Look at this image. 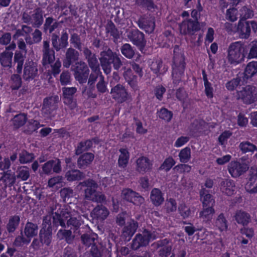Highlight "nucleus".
Instances as JSON below:
<instances>
[{"label":"nucleus","mask_w":257,"mask_h":257,"mask_svg":"<svg viewBox=\"0 0 257 257\" xmlns=\"http://www.w3.org/2000/svg\"><path fill=\"white\" fill-rule=\"evenodd\" d=\"M43 125L41 124L39 121L32 119L28 121L25 127L24 132L27 135H31L36 132Z\"/></svg>","instance_id":"39"},{"label":"nucleus","mask_w":257,"mask_h":257,"mask_svg":"<svg viewBox=\"0 0 257 257\" xmlns=\"http://www.w3.org/2000/svg\"><path fill=\"white\" fill-rule=\"evenodd\" d=\"M94 158V155L92 153H85L81 154L77 160V164L80 168L87 166L90 164Z\"/></svg>","instance_id":"34"},{"label":"nucleus","mask_w":257,"mask_h":257,"mask_svg":"<svg viewBox=\"0 0 257 257\" xmlns=\"http://www.w3.org/2000/svg\"><path fill=\"white\" fill-rule=\"evenodd\" d=\"M239 15L240 20L243 21H246V20L251 18L254 13L250 6H243L239 11Z\"/></svg>","instance_id":"48"},{"label":"nucleus","mask_w":257,"mask_h":257,"mask_svg":"<svg viewBox=\"0 0 257 257\" xmlns=\"http://www.w3.org/2000/svg\"><path fill=\"white\" fill-rule=\"evenodd\" d=\"M248 49L244 43L241 41L232 42L227 50V59L231 65H237L244 61L247 56Z\"/></svg>","instance_id":"3"},{"label":"nucleus","mask_w":257,"mask_h":257,"mask_svg":"<svg viewBox=\"0 0 257 257\" xmlns=\"http://www.w3.org/2000/svg\"><path fill=\"white\" fill-rule=\"evenodd\" d=\"M122 195L124 200L136 206H141L145 201L143 196L130 188L124 189L122 191Z\"/></svg>","instance_id":"13"},{"label":"nucleus","mask_w":257,"mask_h":257,"mask_svg":"<svg viewBox=\"0 0 257 257\" xmlns=\"http://www.w3.org/2000/svg\"><path fill=\"white\" fill-rule=\"evenodd\" d=\"M79 52L74 48L69 47L66 50L65 57L63 61V66L68 68L71 65L77 63L79 59Z\"/></svg>","instance_id":"20"},{"label":"nucleus","mask_w":257,"mask_h":257,"mask_svg":"<svg viewBox=\"0 0 257 257\" xmlns=\"http://www.w3.org/2000/svg\"><path fill=\"white\" fill-rule=\"evenodd\" d=\"M123 77L126 82L130 87L134 90L138 88V77L134 74L130 68L127 69L123 72Z\"/></svg>","instance_id":"29"},{"label":"nucleus","mask_w":257,"mask_h":257,"mask_svg":"<svg viewBox=\"0 0 257 257\" xmlns=\"http://www.w3.org/2000/svg\"><path fill=\"white\" fill-rule=\"evenodd\" d=\"M202 74L203 80L204 82V92L206 96L209 99H211L213 97V87L212 84L208 81L207 75L204 69L202 70Z\"/></svg>","instance_id":"33"},{"label":"nucleus","mask_w":257,"mask_h":257,"mask_svg":"<svg viewBox=\"0 0 257 257\" xmlns=\"http://www.w3.org/2000/svg\"><path fill=\"white\" fill-rule=\"evenodd\" d=\"M152 234L151 232L145 229L143 234H137L133 239L131 247L133 249L137 250L140 247L147 245L151 238Z\"/></svg>","instance_id":"11"},{"label":"nucleus","mask_w":257,"mask_h":257,"mask_svg":"<svg viewBox=\"0 0 257 257\" xmlns=\"http://www.w3.org/2000/svg\"><path fill=\"white\" fill-rule=\"evenodd\" d=\"M257 73V62L252 61L247 64L243 73L244 77L248 79Z\"/></svg>","instance_id":"45"},{"label":"nucleus","mask_w":257,"mask_h":257,"mask_svg":"<svg viewBox=\"0 0 257 257\" xmlns=\"http://www.w3.org/2000/svg\"><path fill=\"white\" fill-rule=\"evenodd\" d=\"M13 53L4 51L0 55V63L4 67H11Z\"/></svg>","instance_id":"44"},{"label":"nucleus","mask_w":257,"mask_h":257,"mask_svg":"<svg viewBox=\"0 0 257 257\" xmlns=\"http://www.w3.org/2000/svg\"><path fill=\"white\" fill-rule=\"evenodd\" d=\"M176 164V161L172 157L169 156L166 158L159 167V170H164L166 172L169 171Z\"/></svg>","instance_id":"58"},{"label":"nucleus","mask_w":257,"mask_h":257,"mask_svg":"<svg viewBox=\"0 0 257 257\" xmlns=\"http://www.w3.org/2000/svg\"><path fill=\"white\" fill-rule=\"evenodd\" d=\"M239 148L242 154L251 152L256 150V147L248 141H243L239 145Z\"/></svg>","instance_id":"54"},{"label":"nucleus","mask_w":257,"mask_h":257,"mask_svg":"<svg viewBox=\"0 0 257 257\" xmlns=\"http://www.w3.org/2000/svg\"><path fill=\"white\" fill-rule=\"evenodd\" d=\"M44 11L40 7L36 8L32 14V24L33 27L39 28L44 22L43 18Z\"/></svg>","instance_id":"24"},{"label":"nucleus","mask_w":257,"mask_h":257,"mask_svg":"<svg viewBox=\"0 0 257 257\" xmlns=\"http://www.w3.org/2000/svg\"><path fill=\"white\" fill-rule=\"evenodd\" d=\"M249 169L248 165L244 162L232 161L228 166V172L233 178H237L245 173Z\"/></svg>","instance_id":"10"},{"label":"nucleus","mask_w":257,"mask_h":257,"mask_svg":"<svg viewBox=\"0 0 257 257\" xmlns=\"http://www.w3.org/2000/svg\"><path fill=\"white\" fill-rule=\"evenodd\" d=\"M70 44L74 48L81 51L82 49V43L80 36L75 33L72 34L70 39Z\"/></svg>","instance_id":"60"},{"label":"nucleus","mask_w":257,"mask_h":257,"mask_svg":"<svg viewBox=\"0 0 257 257\" xmlns=\"http://www.w3.org/2000/svg\"><path fill=\"white\" fill-rule=\"evenodd\" d=\"M82 243L86 247H89L97 242L98 236L96 233H85L81 236Z\"/></svg>","instance_id":"35"},{"label":"nucleus","mask_w":257,"mask_h":257,"mask_svg":"<svg viewBox=\"0 0 257 257\" xmlns=\"http://www.w3.org/2000/svg\"><path fill=\"white\" fill-rule=\"evenodd\" d=\"M26 58V54L21 51L17 50L14 55V62L17 64L16 71L18 73L21 74L22 72L24 63Z\"/></svg>","instance_id":"32"},{"label":"nucleus","mask_w":257,"mask_h":257,"mask_svg":"<svg viewBox=\"0 0 257 257\" xmlns=\"http://www.w3.org/2000/svg\"><path fill=\"white\" fill-rule=\"evenodd\" d=\"M27 115L25 113H19L16 115L12 119L14 127L18 129L23 126L27 120Z\"/></svg>","instance_id":"43"},{"label":"nucleus","mask_w":257,"mask_h":257,"mask_svg":"<svg viewBox=\"0 0 257 257\" xmlns=\"http://www.w3.org/2000/svg\"><path fill=\"white\" fill-rule=\"evenodd\" d=\"M81 223L80 220L76 217H70L67 221V226L74 232H75L80 227Z\"/></svg>","instance_id":"61"},{"label":"nucleus","mask_w":257,"mask_h":257,"mask_svg":"<svg viewBox=\"0 0 257 257\" xmlns=\"http://www.w3.org/2000/svg\"><path fill=\"white\" fill-rule=\"evenodd\" d=\"M138 227V222L134 220L131 221L123 228L122 234L123 236L125 237H132L136 232Z\"/></svg>","instance_id":"37"},{"label":"nucleus","mask_w":257,"mask_h":257,"mask_svg":"<svg viewBox=\"0 0 257 257\" xmlns=\"http://www.w3.org/2000/svg\"><path fill=\"white\" fill-rule=\"evenodd\" d=\"M201 29L199 21H194L191 19L183 20L179 24L180 33L183 35L192 36Z\"/></svg>","instance_id":"8"},{"label":"nucleus","mask_w":257,"mask_h":257,"mask_svg":"<svg viewBox=\"0 0 257 257\" xmlns=\"http://www.w3.org/2000/svg\"><path fill=\"white\" fill-rule=\"evenodd\" d=\"M92 145V142L90 140L81 141L75 148V154L77 156L82 154L83 152L88 151Z\"/></svg>","instance_id":"36"},{"label":"nucleus","mask_w":257,"mask_h":257,"mask_svg":"<svg viewBox=\"0 0 257 257\" xmlns=\"http://www.w3.org/2000/svg\"><path fill=\"white\" fill-rule=\"evenodd\" d=\"M82 176V172L75 168L68 170L65 174V177L69 181L79 180Z\"/></svg>","instance_id":"49"},{"label":"nucleus","mask_w":257,"mask_h":257,"mask_svg":"<svg viewBox=\"0 0 257 257\" xmlns=\"http://www.w3.org/2000/svg\"><path fill=\"white\" fill-rule=\"evenodd\" d=\"M250 172L245 189L250 194L257 193V167H252Z\"/></svg>","instance_id":"16"},{"label":"nucleus","mask_w":257,"mask_h":257,"mask_svg":"<svg viewBox=\"0 0 257 257\" xmlns=\"http://www.w3.org/2000/svg\"><path fill=\"white\" fill-rule=\"evenodd\" d=\"M166 91V88L161 84L157 85L154 89V95L159 101H162L163 100V95Z\"/></svg>","instance_id":"63"},{"label":"nucleus","mask_w":257,"mask_h":257,"mask_svg":"<svg viewBox=\"0 0 257 257\" xmlns=\"http://www.w3.org/2000/svg\"><path fill=\"white\" fill-rule=\"evenodd\" d=\"M106 31L107 33L110 34V36L114 39L117 40L118 39L119 36L118 31L111 21L107 23L106 26Z\"/></svg>","instance_id":"59"},{"label":"nucleus","mask_w":257,"mask_h":257,"mask_svg":"<svg viewBox=\"0 0 257 257\" xmlns=\"http://www.w3.org/2000/svg\"><path fill=\"white\" fill-rule=\"evenodd\" d=\"M99 61L104 73L108 75L111 71L112 66L114 69L118 70L122 66L119 54L112 51L110 48L102 51L100 53Z\"/></svg>","instance_id":"2"},{"label":"nucleus","mask_w":257,"mask_h":257,"mask_svg":"<svg viewBox=\"0 0 257 257\" xmlns=\"http://www.w3.org/2000/svg\"><path fill=\"white\" fill-rule=\"evenodd\" d=\"M235 220L239 224L243 226H247L251 222V216L249 213L241 210H237L234 216Z\"/></svg>","instance_id":"28"},{"label":"nucleus","mask_w":257,"mask_h":257,"mask_svg":"<svg viewBox=\"0 0 257 257\" xmlns=\"http://www.w3.org/2000/svg\"><path fill=\"white\" fill-rule=\"evenodd\" d=\"M38 74L37 64L31 61H27L24 66L23 78L26 81H30L35 78Z\"/></svg>","instance_id":"17"},{"label":"nucleus","mask_w":257,"mask_h":257,"mask_svg":"<svg viewBox=\"0 0 257 257\" xmlns=\"http://www.w3.org/2000/svg\"><path fill=\"white\" fill-rule=\"evenodd\" d=\"M153 164L150 159L144 156L139 158L136 161V170L140 173L144 174L150 171Z\"/></svg>","instance_id":"21"},{"label":"nucleus","mask_w":257,"mask_h":257,"mask_svg":"<svg viewBox=\"0 0 257 257\" xmlns=\"http://www.w3.org/2000/svg\"><path fill=\"white\" fill-rule=\"evenodd\" d=\"M150 199L155 206H159L164 201V194L160 189L154 188L152 189L151 192Z\"/></svg>","instance_id":"26"},{"label":"nucleus","mask_w":257,"mask_h":257,"mask_svg":"<svg viewBox=\"0 0 257 257\" xmlns=\"http://www.w3.org/2000/svg\"><path fill=\"white\" fill-rule=\"evenodd\" d=\"M69 35L65 30L61 32L60 37L54 33L51 35L52 46L56 52L64 51L68 46Z\"/></svg>","instance_id":"7"},{"label":"nucleus","mask_w":257,"mask_h":257,"mask_svg":"<svg viewBox=\"0 0 257 257\" xmlns=\"http://www.w3.org/2000/svg\"><path fill=\"white\" fill-rule=\"evenodd\" d=\"M191 149L188 147H186L181 150L178 155L180 162L182 163H188L191 158Z\"/></svg>","instance_id":"52"},{"label":"nucleus","mask_w":257,"mask_h":257,"mask_svg":"<svg viewBox=\"0 0 257 257\" xmlns=\"http://www.w3.org/2000/svg\"><path fill=\"white\" fill-rule=\"evenodd\" d=\"M220 189L227 196H231L235 191V183L231 179H223L220 184Z\"/></svg>","instance_id":"22"},{"label":"nucleus","mask_w":257,"mask_h":257,"mask_svg":"<svg viewBox=\"0 0 257 257\" xmlns=\"http://www.w3.org/2000/svg\"><path fill=\"white\" fill-rule=\"evenodd\" d=\"M83 52L91 71H99L100 66L96 54L93 53L87 47L84 48Z\"/></svg>","instance_id":"19"},{"label":"nucleus","mask_w":257,"mask_h":257,"mask_svg":"<svg viewBox=\"0 0 257 257\" xmlns=\"http://www.w3.org/2000/svg\"><path fill=\"white\" fill-rule=\"evenodd\" d=\"M215 227L221 232L226 231L228 228L227 221L223 213H221L215 221Z\"/></svg>","instance_id":"42"},{"label":"nucleus","mask_w":257,"mask_h":257,"mask_svg":"<svg viewBox=\"0 0 257 257\" xmlns=\"http://www.w3.org/2000/svg\"><path fill=\"white\" fill-rule=\"evenodd\" d=\"M30 177L29 168L26 166H21L17 171L16 177L21 181H26Z\"/></svg>","instance_id":"55"},{"label":"nucleus","mask_w":257,"mask_h":257,"mask_svg":"<svg viewBox=\"0 0 257 257\" xmlns=\"http://www.w3.org/2000/svg\"><path fill=\"white\" fill-rule=\"evenodd\" d=\"M72 231L71 229H60L57 232V236L60 239H64L65 241L71 244L73 242L74 236L72 235Z\"/></svg>","instance_id":"40"},{"label":"nucleus","mask_w":257,"mask_h":257,"mask_svg":"<svg viewBox=\"0 0 257 257\" xmlns=\"http://www.w3.org/2000/svg\"><path fill=\"white\" fill-rule=\"evenodd\" d=\"M119 152L120 155L118 159V166L121 169H125L128 164L130 153L126 148H120L119 149Z\"/></svg>","instance_id":"30"},{"label":"nucleus","mask_w":257,"mask_h":257,"mask_svg":"<svg viewBox=\"0 0 257 257\" xmlns=\"http://www.w3.org/2000/svg\"><path fill=\"white\" fill-rule=\"evenodd\" d=\"M128 38L133 44L137 46L140 50L143 49L146 44L144 34L138 30L131 31Z\"/></svg>","instance_id":"18"},{"label":"nucleus","mask_w":257,"mask_h":257,"mask_svg":"<svg viewBox=\"0 0 257 257\" xmlns=\"http://www.w3.org/2000/svg\"><path fill=\"white\" fill-rule=\"evenodd\" d=\"M120 50L122 54L127 59H132L135 56V50L130 44H123Z\"/></svg>","instance_id":"53"},{"label":"nucleus","mask_w":257,"mask_h":257,"mask_svg":"<svg viewBox=\"0 0 257 257\" xmlns=\"http://www.w3.org/2000/svg\"><path fill=\"white\" fill-rule=\"evenodd\" d=\"M112 97L118 103H123L128 98V92L122 84H117L112 87L110 91Z\"/></svg>","instance_id":"14"},{"label":"nucleus","mask_w":257,"mask_h":257,"mask_svg":"<svg viewBox=\"0 0 257 257\" xmlns=\"http://www.w3.org/2000/svg\"><path fill=\"white\" fill-rule=\"evenodd\" d=\"M158 116L166 122H169L172 120L173 113L172 111L168 110L165 107H162L157 112Z\"/></svg>","instance_id":"47"},{"label":"nucleus","mask_w":257,"mask_h":257,"mask_svg":"<svg viewBox=\"0 0 257 257\" xmlns=\"http://www.w3.org/2000/svg\"><path fill=\"white\" fill-rule=\"evenodd\" d=\"M34 159V154L27 151H22L19 155V161L21 164H27L32 162Z\"/></svg>","instance_id":"57"},{"label":"nucleus","mask_w":257,"mask_h":257,"mask_svg":"<svg viewBox=\"0 0 257 257\" xmlns=\"http://www.w3.org/2000/svg\"><path fill=\"white\" fill-rule=\"evenodd\" d=\"M180 51L179 46L175 45L174 47V55L171 65L172 80L174 86L178 85L182 81L186 66L185 55Z\"/></svg>","instance_id":"1"},{"label":"nucleus","mask_w":257,"mask_h":257,"mask_svg":"<svg viewBox=\"0 0 257 257\" xmlns=\"http://www.w3.org/2000/svg\"><path fill=\"white\" fill-rule=\"evenodd\" d=\"M73 71L74 77L79 83L86 82L89 76V69L84 62L76 63L74 66Z\"/></svg>","instance_id":"9"},{"label":"nucleus","mask_w":257,"mask_h":257,"mask_svg":"<svg viewBox=\"0 0 257 257\" xmlns=\"http://www.w3.org/2000/svg\"><path fill=\"white\" fill-rule=\"evenodd\" d=\"M1 180L3 181L6 186H12L16 182V176L11 170L4 172Z\"/></svg>","instance_id":"41"},{"label":"nucleus","mask_w":257,"mask_h":257,"mask_svg":"<svg viewBox=\"0 0 257 257\" xmlns=\"http://www.w3.org/2000/svg\"><path fill=\"white\" fill-rule=\"evenodd\" d=\"M137 24L140 29L148 34L153 32L155 28V19L147 16L141 17Z\"/></svg>","instance_id":"15"},{"label":"nucleus","mask_w":257,"mask_h":257,"mask_svg":"<svg viewBox=\"0 0 257 257\" xmlns=\"http://www.w3.org/2000/svg\"><path fill=\"white\" fill-rule=\"evenodd\" d=\"M39 238L43 244L49 246L52 241V229L41 228L39 232Z\"/></svg>","instance_id":"31"},{"label":"nucleus","mask_w":257,"mask_h":257,"mask_svg":"<svg viewBox=\"0 0 257 257\" xmlns=\"http://www.w3.org/2000/svg\"><path fill=\"white\" fill-rule=\"evenodd\" d=\"M251 29L254 33L257 32V23L255 21L239 20L235 32L240 39H247L250 36Z\"/></svg>","instance_id":"5"},{"label":"nucleus","mask_w":257,"mask_h":257,"mask_svg":"<svg viewBox=\"0 0 257 257\" xmlns=\"http://www.w3.org/2000/svg\"><path fill=\"white\" fill-rule=\"evenodd\" d=\"M250 50L247 54L248 59L257 58V40H254L250 43Z\"/></svg>","instance_id":"64"},{"label":"nucleus","mask_w":257,"mask_h":257,"mask_svg":"<svg viewBox=\"0 0 257 257\" xmlns=\"http://www.w3.org/2000/svg\"><path fill=\"white\" fill-rule=\"evenodd\" d=\"M92 216L97 220H105L109 214L108 209L102 204L97 205L91 212Z\"/></svg>","instance_id":"25"},{"label":"nucleus","mask_w":257,"mask_h":257,"mask_svg":"<svg viewBox=\"0 0 257 257\" xmlns=\"http://www.w3.org/2000/svg\"><path fill=\"white\" fill-rule=\"evenodd\" d=\"M236 98L246 104L254 103L257 99L256 88L252 85H247L242 89L237 91Z\"/></svg>","instance_id":"6"},{"label":"nucleus","mask_w":257,"mask_h":257,"mask_svg":"<svg viewBox=\"0 0 257 257\" xmlns=\"http://www.w3.org/2000/svg\"><path fill=\"white\" fill-rule=\"evenodd\" d=\"M59 22L52 17H48L45 19L43 25V31L45 33L51 34L59 27Z\"/></svg>","instance_id":"27"},{"label":"nucleus","mask_w":257,"mask_h":257,"mask_svg":"<svg viewBox=\"0 0 257 257\" xmlns=\"http://www.w3.org/2000/svg\"><path fill=\"white\" fill-rule=\"evenodd\" d=\"M84 187V197L86 200L98 203H102L106 201L105 196L101 192H97L98 185L93 179H88L81 183Z\"/></svg>","instance_id":"4"},{"label":"nucleus","mask_w":257,"mask_h":257,"mask_svg":"<svg viewBox=\"0 0 257 257\" xmlns=\"http://www.w3.org/2000/svg\"><path fill=\"white\" fill-rule=\"evenodd\" d=\"M200 200L202 203L203 207H214L215 200L212 195L204 188H202L199 192Z\"/></svg>","instance_id":"23"},{"label":"nucleus","mask_w":257,"mask_h":257,"mask_svg":"<svg viewBox=\"0 0 257 257\" xmlns=\"http://www.w3.org/2000/svg\"><path fill=\"white\" fill-rule=\"evenodd\" d=\"M238 15V11L237 9L234 8H229L226 11L225 18L229 21L234 22L237 20Z\"/></svg>","instance_id":"62"},{"label":"nucleus","mask_w":257,"mask_h":257,"mask_svg":"<svg viewBox=\"0 0 257 257\" xmlns=\"http://www.w3.org/2000/svg\"><path fill=\"white\" fill-rule=\"evenodd\" d=\"M77 89L75 87L62 88L63 101L71 110L77 106L76 101L74 99V95Z\"/></svg>","instance_id":"12"},{"label":"nucleus","mask_w":257,"mask_h":257,"mask_svg":"<svg viewBox=\"0 0 257 257\" xmlns=\"http://www.w3.org/2000/svg\"><path fill=\"white\" fill-rule=\"evenodd\" d=\"M55 59L54 50L44 52L42 64L44 66L53 63Z\"/></svg>","instance_id":"56"},{"label":"nucleus","mask_w":257,"mask_h":257,"mask_svg":"<svg viewBox=\"0 0 257 257\" xmlns=\"http://www.w3.org/2000/svg\"><path fill=\"white\" fill-rule=\"evenodd\" d=\"M214 213V207H203L202 210L199 212V217L203 219L204 221H210Z\"/></svg>","instance_id":"50"},{"label":"nucleus","mask_w":257,"mask_h":257,"mask_svg":"<svg viewBox=\"0 0 257 257\" xmlns=\"http://www.w3.org/2000/svg\"><path fill=\"white\" fill-rule=\"evenodd\" d=\"M20 222V218L18 215L11 216L6 226L7 231L9 233L14 232L19 226Z\"/></svg>","instance_id":"46"},{"label":"nucleus","mask_w":257,"mask_h":257,"mask_svg":"<svg viewBox=\"0 0 257 257\" xmlns=\"http://www.w3.org/2000/svg\"><path fill=\"white\" fill-rule=\"evenodd\" d=\"M38 227L36 224L31 222H27L24 228V233L25 235L30 239L35 236L38 234Z\"/></svg>","instance_id":"38"},{"label":"nucleus","mask_w":257,"mask_h":257,"mask_svg":"<svg viewBox=\"0 0 257 257\" xmlns=\"http://www.w3.org/2000/svg\"><path fill=\"white\" fill-rule=\"evenodd\" d=\"M103 250L102 244L98 240L91 246L90 253L92 257H101Z\"/></svg>","instance_id":"51"}]
</instances>
